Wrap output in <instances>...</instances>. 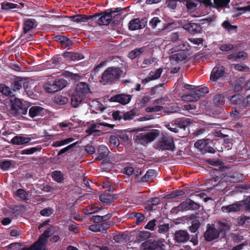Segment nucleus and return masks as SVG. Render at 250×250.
I'll return each mask as SVG.
<instances>
[{"label": "nucleus", "instance_id": "nucleus-42", "mask_svg": "<svg viewBox=\"0 0 250 250\" xmlns=\"http://www.w3.org/2000/svg\"><path fill=\"white\" fill-rule=\"evenodd\" d=\"M111 214H106L103 215H95V223L105 222L110 219Z\"/></svg>", "mask_w": 250, "mask_h": 250}, {"label": "nucleus", "instance_id": "nucleus-32", "mask_svg": "<svg viewBox=\"0 0 250 250\" xmlns=\"http://www.w3.org/2000/svg\"><path fill=\"white\" fill-rule=\"evenodd\" d=\"M146 49V46H144L139 48H136L130 52L128 54V57L131 59H134L136 58L137 56L140 55L141 53L144 52Z\"/></svg>", "mask_w": 250, "mask_h": 250}, {"label": "nucleus", "instance_id": "nucleus-58", "mask_svg": "<svg viewBox=\"0 0 250 250\" xmlns=\"http://www.w3.org/2000/svg\"><path fill=\"white\" fill-rule=\"evenodd\" d=\"M234 48V45L231 43H225L220 45L219 49L223 52H228Z\"/></svg>", "mask_w": 250, "mask_h": 250}, {"label": "nucleus", "instance_id": "nucleus-41", "mask_svg": "<svg viewBox=\"0 0 250 250\" xmlns=\"http://www.w3.org/2000/svg\"><path fill=\"white\" fill-rule=\"evenodd\" d=\"M55 80L57 87L56 89L57 90V91L63 89L66 86L67 84V81H66L64 79L59 78L55 79Z\"/></svg>", "mask_w": 250, "mask_h": 250}, {"label": "nucleus", "instance_id": "nucleus-11", "mask_svg": "<svg viewBox=\"0 0 250 250\" xmlns=\"http://www.w3.org/2000/svg\"><path fill=\"white\" fill-rule=\"evenodd\" d=\"M147 21L146 18H142L141 20L139 18L133 19L129 21L128 28L132 31L143 29L146 26Z\"/></svg>", "mask_w": 250, "mask_h": 250}, {"label": "nucleus", "instance_id": "nucleus-54", "mask_svg": "<svg viewBox=\"0 0 250 250\" xmlns=\"http://www.w3.org/2000/svg\"><path fill=\"white\" fill-rule=\"evenodd\" d=\"M62 41V42H61V46L62 47L67 48L68 49L71 48L72 45V41L66 37H64V39Z\"/></svg>", "mask_w": 250, "mask_h": 250}, {"label": "nucleus", "instance_id": "nucleus-51", "mask_svg": "<svg viewBox=\"0 0 250 250\" xmlns=\"http://www.w3.org/2000/svg\"><path fill=\"white\" fill-rule=\"evenodd\" d=\"M112 167V164L107 161L106 159L104 160L101 165V168L106 171H109Z\"/></svg>", "mask_w": 250, "mask_h": 250}, {"label": "nucleus", "instance_id": "nucleus-6", "mask_svg": "<svg viewBox=\"0 0 250 250\" xmlns=\"http://www.w3.org/2000/svg\"><path fill=\"white\" fill-rule=\"evenodd\" d=\"M159 134V130L154 129L146 134L141 133L136 135V141L139 144L145 145L155 140Z\"/></svg>", "mask_w": 250, "mask_h": 250}, {"label": "nucleus", "instance_id": "nucleus-59", "mask_svg": "<svg viewBox=\"0 0 250 250\" xmlns=\"http://www.w3.org/2000/svg\"><path fill=\"white\" fill-rule=\"evenodd\" d=\"M28 107L25 104H22V106H21L19 109H16L17 112L14 115H25L27 112Z\"/></svg>", "mask_w": 250, "mask_h": 250}, {"label": "nucleus", "instance_id": "nucleus-14", "mask_svg": "<svg viewBox=\"0 0 250 250\" xmlns=\"http://www.w3.org/2000/svg\"><path fill=\"white\" fill-rule=\"evenodd\" d=\"M37 26V21L34 19H25L23 23V33L21 35L20 39L25 35L32 29L35 28Z\"/></svg>", "mask_w": 250, "mask_h": 250}, {"label": "nucleus", "instance_id": "nucleus-4", "mask_svg": "<svg viewBox=\"0 0 250 250\" xmlns=\"http://www.w3.org/2000/svg\"><path fill=\"white\" fill-rule=\"evenodd\" d=\"M166 241L163 238L149 239L141 245L142 250H166Z\"/></svg>", "mask_w": 250, "mask_h": 250}, {"label": "nucleus", "instance_id": "nucleus-2", "mask_svg": "<svg viewBox=\"0 0 250 250\" xmlns=\"http://www.w3.org/2000/svg\"><path fill=\"white\" fill-rule=\"evenodd\" d=\"M121 10H122L121 8H116L114 9H108L104 11L99 9V12L95 13V21H96V23L99 25H108L112 21V14L117 13Z\"/></svg>", "mask_w": 250, "mask_h": 250}, {"label": "nucleus", "instance_id": "nucleus-23", "mask_svg": "<svg viewBox=\"0 0 250 250\" xmlns=\"http://www.w3.org/2000/svg\"><path fill=\"white\" fill-rule=\"evenodd\" d=\"M162 72L163 69L161 68L157 69L155 71H151L149 73V77L144 79L143 82L148 83L151 80H156L161 77Z\"/></svg>", "mask_w": 250, "mask_h": 250}, {"label": "nucleus", "instance_id": "nucleus-9", "mask_svg": "<svg viewBox=\"0 0 250 250\" xmlns=\"http://www.w3.org/2000/svg\"><path fill=\"white\" fill-rule=\"evenodd\" d=\"M244 205V200L239 202H236L233 204L222 207L221 210L222 212L227 213L236 212L240 211V210H242Z\"/></svg>", "mask_w": 250, "mask_h": 250}, {"label": "nucleus", "instance_id": "nucleus-56", "mask_svg": "<svg viewBox=\"0 0 250 250\" xmlns=\"http://www.w3.org/2000/svg\"><path fill=\"white\" fill-rule=\"evenodd\" d=\"M222 26L228 31L235 30L237 27V26L231 25L228 21H225L224 22H223L222 23Z\"/></svg>", "mask_w": 250, "mask_h": 250}, {"label": "nucleus", "instance_id": "nucleus-27", "mask_svg": "<svg viewBox=\"0 0 250 250\" xmlns=\"http://www.w3.org/2000/svg\"><path fill=\"white\" fill-rule=\"evenodd\" d=\"M54 232V227L50 226L45 229L44 232L40 236L38 241L45 242L53 234Z\"/></svg>", "mask_w": 250, "mask_h": 250}, {"label": "nucleus", "instance_id": "nucleus-35", "mask_svg": "<svg viewBox=\"0 0 250 250\" xmlns=\"http://www.w3.org/2000/svg\"><path fill=\"white\" fill-rule=\"evenodd\" d=\"M0 92L6 96L10 97L15 96L13 90H11V88L4 84H0Z\"/></svg>", "mask_w": 250, "mask_h": 250}, {"label": "nucleus", "instance_id": "nucleus-16", "mask_svg": "<svg viewBox=\"0 0 250 250\" xmlns=\"http://www.w3.org/2000/svg\"><path fill=\"white\" fill-rule=\"evenodd\" d=\"M47 112L46 109L40 106H33L29 110V116L34 118L37 116H43Z\"/></svg>", "mask_w": 250, "mask_h": 250}, {"label": "nucleus", "instance_id": "nucleus-10", "mask_svg": "<svg viewBox=\"0 0 250 250\" xmlns=\"http://www.w3.org/2000/svg\"><path fill=\"white\" fill-rule=\"evenodd\" d=\"M65 17L69 18L74 22H88L89 27H91L93 24V18L94 15H85L78 14L71 16H65Z\"/></svg>", "mask_w": 250, "mask_h": 250}, {"label": "nucleus", "instance_id": "nucleus-25", "mask_svg": "<svg viewBox=\"0 0 250 250\" xmlns=\"http://www.w3.org/2000/svg\"><path fill=\"white\" fill-rule=\"evenodd\" d=\"M173 122L174 123L173 125H175L177 128H180L185 130L186 127L190 124V120L188 118L185 119H177L175 121H173Z\"/></svg>", "mask_w": 250, "mask_h": 250}, {"label": "nucleus", "instance_id": "nucleus-53", "mask_svg": "<svg viewBox=\"0 0 250 250\" xmlns=\"http://www.w3.org/2000/svg\"><path fill=\"white\" fill-rule=\"evenodd\" d=\"M208 141H209L208 139L199 140L194 143V146L196 148L200 149L201 152H202L206 143Z\"/></svg>", "mask_w": 250, "mask_h": 250}, {"label": "nucleus", "instance_id": "nucleus-17", "mask_svg": "<svg viewBox=\"0 0 250 250\" xmlns=\"http://www.w3.org/2000/svg\"><path fill=\"white\" fill-rule=\"evenodd\" d=\"M110 153L108 147L104 145H101L97 150V157L95 160H105Z\"/></svg>", "mask_w": 250, "mask_h": 250}, {"label": "nucleus", "instance_id": "nucleus-26", "mask_svg": "<svg viewBox=\"0 0 250 250\" xmlns=\"http://www.w3.org/2000/svg\"><path fill=\"white\" fill-rule=\"evenodd\" d=\"M63 56L70 59L73 61H79L84 58L83 54L78 52H66Z\"/></svg>", "mask_w": 250, "mask_h": 250}, {"label": "nucleus", "instance_id": "nucleus-43", "mask_svg": "<svg viewBox=\"0 0 250 250\" xmlns=\"http://www.w3.org/2000/svg\"><path fill=\"white\" fill-rule=\"evenodd\" d=\"M77 144V143H74L62 148L59 151L57 155L61 156V155H62L63 153H65L66 152L69 153V152H72L73 151V148L76 146Z\"/></svg>", "mask_w": 250, "mask_h": 250}, {"label": "nucleus", "instance_id": "nucleus-5", "mask_svg": "<svg viewBox=\"0 0 250 250\" xmlns=\"http://www.w3.org/2000/svg\"><path fill=\"white\" fill-rule=\"evenodd\" d=\"M157 148L159 150L174 151L175 146L173 138L167 134H163L157 142Z\"/></svg>", "mask_w": 250, "mask_h": 250}, {"label": "nucleus", "instance_id": "nucleus-63", "mask_svg": "<svg viewBox=\"0 0 250 250\" xmlns=\"http://www.w3.org/2000/svg\"><path fill=\"white\" fill-rule=\"evenodd\" d=\"M188 206L189 210H197L200 207V205L198 203H195L190 199H189Z\"/></svg>", "mask_w": 250, "mask_h": 250}, {"label": "nucleus", "instance_id": "nucleus-30", "mask_svg": "<svg viewBox=\"0 0 250 250\" xmlns=\"http://www.w3.org/2000/svg\"><path fill=\"white\" fill-rule=\"evenodd\" d=\"M244 97L239 93L235 94L231 97L230 101L231 104H241L243 106V102H244Z\"/></svg>", "mask_w": 250, "mask_h": 250}, {"label": "nucleus", "instance_id": "nucleus-62", "mask_svg": "<svg viewBox=\"0 0 250 250\" xmlns=\"http://www.w3.org/2000/svg\"><path fill=\"white\" fill-rule=\"evenodd\" d=\"M169 229L168 224H163L158 226V231L159 233H165Z\"/></svg>", "mask_w": 250, "mask_h": 250}, {"label": "nucleus", "instance_id": "nucleus-61", "mask_svg": "<svg viewBox=\"0 0 250 250\" xmlns=\"http://www.w3.org/2000/svg\"><path fill=\"white\" fill-rule=\"evenodd\" d=\"M109 142L113 145L114 147H117L120 145L119 138L116 135H111L109 139Z\"/></svg>", "mask_w": 250, "mask_h": 250}, {"label": "nucleus", "instance_id": "nucleus-40", "mask_svg": "<svg viewBox=\"0 0 250 250\" xmlns=\"http://www.w3.org/2000/svg\"><path fill=\"white\" fill-rule=\"evenodd\" d=\"M186 5L188 10H195L199 3L198 0H185Z\"/></svg>", "mask_w": 250, "mask_h": 250}, {"label": "nucleus", "instance_id": "nucleus-13", "mask_svg": "<svg viewBox=\"0 0 250 250\" xmlns=\"http://www.w3.org/2000/svg\"><path fill=\"white\" fill-rule=\"evenodd\" d=\"M190 239V235L186 230L179 229L175 231L174 240L176 243H184Z\"/></svg>", "mask_w": 250, "mask_h": 250}, {"label": "nucleus", "instance_id": "nucleus-46", "mask_svg": "<svg viewBox=\"0 0 250 250\" xmlns=\"http://www.w3.org/2000/svg\"><path fill=\"white\" fill-rule=\"evenodd\" d=\"M136 116V112L134 109L131 110L123 114L122 119L125 121L132 120Z\"/></svg>", "mask_w": 250, "mask_h": 250}, {"label": "nucleus", "instance_id": "nucleus-28", "mask_svg": "<svg viewBox=\"0 0 250 250\" xmlns=\"http://www.w3.org/2000/svg\"><path fill=\"white\" fill-rule=\"evenodd\" d=\"M156 174V171L154 169H148L145 175L141 178V181L143 182H149L153 180V177Z\"/></svg>", "mask_w": 250, "mask_h": 250}, {"label": "nucleus", "instance_id": "nucleus-37", "mask_svg": "<svg viewBox=\"0 0 250 250\" xmlns=\"http://www.w3.org/2000/svg\"><path fill=\"white\" fill-rule=\"evenodd\" d=\"M9 208L12 211V215H14V216H17L19 215L26 208V206L25 205H21V206H10ZM12 216L11 215H10Z\"/></svg>", "mask_w": 250, "mask_h": 250}, {"label": "nucleus", "instance_id": "nucleus-29", "mask_svg": "<svg viewBox=\"0 0 250 250\" xmlns=\"http://www.w3.org/2000/svg\"><path fill=\"white\" fill-rule=\"evenodd\" d=\"M183 98L188 101L195 102L198 101L200 98V96L196 90H195L191 91L189 94L184 96Z\"/></svg>", "mask_w": 250, "mask_h": 250}, {"label": "nucleus", "instance_id": "nucleus-18", "mask_svg": "<svg viewBox=\"0 0 250 250\" xmlns=\"http://www.w3.org/2000/svg\"><path fill=\"white\" fill-rule=\"evenodd\" d=\"M25 83L26 82L24 79L21 77H17L12 83L11 86V89L13 90V92L19 91L22 88V86H24Z\"/></svg>", "mask_w": 250, "mask_h": 250}, {"label": "nucleus", "instance_id": "nucleus-60", "mask_svg": "<svg viewBox=\"0 0 250 250\" xmlns=\"http://www.w3.org/2000/svg\"><path fill=\"white\" fill-rule=\"evenodd\" d=\"M208 142L206 143L204 149L202 152L203 154L206 153H214L216 151L214 148L208 145Z\"/></svg>", "mask_w": 250, "mask_h": 250}, {"label": "nucleus", "instance_id": "nucleus-34", "mask_svg": "<svg viewBox=\"0 0 250 250\" xmlns=\"http://www.w3.org/2000/svg\"><path fill=\"white\" fill-rule=\"evenodd\" d=\"M110 222L95 224V232L98 231L102 232L106 230L110 227Z\"/></svg>", "mask_w": 250, "mask_h": 250}, {"label": "nucleus", "instance_id": "nucleus-47", "mask_svg": "<svg viewBox=\"0 0 250 250\" xmlns=\"http://www.w3.org/2000/svg\"><path fill=\"white\" fill-rule=\"evenodd\" d=\"M230 2V0H214V3L217 8L227 7Z\"/></svg>", "mask_w": 250, "mask_h": 250}, {"label": "nucleus", "instance_id": "nucleus-20", "mask_svg": "<svg viewBox=\"0 0 250 250\" xmlns=\"http://www.w3.org/2000/svg\"><path fill=\"white\" fill-rule=\"evenodd\" d=\"M75 91L85 97V94L90 92V88L85 83L81 82L77 84Z\"/></svg>", "mask_w": 250, "mask_h": 250}, {"label": "nucleus", "instance_id": "nucleus-24", "mask_svg": "<svg viewBox=\"0 0 250 250\" xmlns=\"http://www.w3.org/2000/svg\"><path fill=\"white\" fill-rule=\"evenodd\" d=\"M44 88L47 93H54L57 91V87L55 80H50L44 84Z\"/></svg>", "mask_w": 250, "mask_h": 250}, {"label": "nucleus", "instance_id": "nucleus-1", "mask_svg": "<svg viewBox=\"0 0 250 250\" xmlns=\"http://www.w3.org/2000/svg\"><path fill=\"white\" fill-rule=\"evenodd\" d=\"M123 71L119 67H108L101 76V83L104 85H110L115 83L123 75Z\"/></svg>", "mask_w": 250, "mask_h": 250}, {"label": "nucleus", "instance_id": "nucleus-57", "mask_svg": "<svg viewBox=\"0 0 250 250\" xmlns=\"http://www.w3.org/2000/svg\"><path fill=\"white\" fill-rule=\"evenodd\" d=\"M17 195L20 197L23 201H26L28 196V193L22 188H19L17 191Z\"/></svg>", "mask_w": 250, "mask_h": 250}, {"label": "nucleus", "instance_id": "nucleus-33", "mask_svg": "<svg viewBox=\"0 0 250 250\" xmlns=\"http://www.w3.org/2000/svg\"><path fill=\"white\" fill-rule=\"evenodd\" d=\"M23 103L21 100L15 98L13 102L12 103L11 111V113L14 115L17 111L16 109H19L21 106H22Z\"/></svg>", "mask_w": 250, "mask_h": 250}, {"label": "nucleus", "instance_id": "nucleus-55", "mask_svg": "<svg viewBox=\"0 0 250 250\" xmlns=\"http://www.w3.org/2000/svg\"><path fill=\"white\" fill-rule=\"evenodd\" d=\"M161 22V20L158 17H155L150 20L149 24L152 29H155Z\"/></svg>", "mask_w": 250, "mask_h": 250}, {"label": "nucleus", "instance_id": "nucleus-64", "mask_svg": "<svg viewBox=\"0 0 250 250\" xmlns=\"http://www.w3.org/2000/svg\"><path fill=\"white\" fill-rule=\"evenodd\" d=\"M21 250H41V247L38 242H36L29 248H23Z\"/></svg>", "mask_w": 250, "mask_h": 250}, {"label": "nucleus", "instance_id": "nucleus-19", "mask_svg": "<svg viewBox=\"0 0 250 250\" xmlns=\"http://www.w3.org/2000/svg\"><path fill=\"white\" fill-rule=\"evenodd\" d=\"M30 141V138L16 136L11 140L10 143L15 145H21L26 144Z\"/></svg>", "mask_w": 250, "mask_h": 250}, {"label": "nucleus", "instance_id": "nucleus-38", "mask_svg": "<svg viewBox=\"0 0 250 250\" xmlns=\"http://www.w3.org/2000/svg\"><path fill=\"white\" fill-rule=\"evenodd\" d=\"M52 177L53 179L57 183H62L63 182V174L60 171H54L52 173Z\"/></svg>", "mask_w": 250, "mask_h": 250}, {"label": "nucleus", "instance_id": "nucleus-52", "mask_svg": "<svg viewBox=\"0 0 250 250\" xmlns=\"http://www.w3.org/2000/svg\"><path fill=\"white\" fill-rule=\"evenodd\" d=\"M68 99L62 95H57L55 97V101L56 104L60 105H64L68 102Z\"/></svg>", "mask_w": 250, "mask_h": 250}, {"label": "nucleus", "instance_id": "nucleus-36", "mask_svg": "<svg viewBox=\"0 0 250 250\" xmlns=\"http://www.w3.org/2000/svg\"><path fill=\"white\" fill-rule=\"evenodd\" d=\"M1 9L4 11H8L15 8H19L20 6L16 3L9 2H3L0 3Z\"/></svg>", "mask_w": 250, "mask_h": 250}, {"label": "nucleus", "instance_id": "nucleus-22", "mask_svg": "<svg viewBox=\"0 0 250 250\" xmlns=\"http://www.w3.org/2000/svg\"><path fill=\"white\" fill-rule=\"evenodd\" d=\"M99 199L102 203L109 205L114 202L115 198L113 195L106 192L99 196Z\"/></svg>", "mask_w": 250, "mask_h": 250}, {"label": "nucleus", "instance_id": "nucleus-44", "mask_svg": "<svg viewBox=\"0 0 250 250\" xmlns=\"http://www.w3.org/2000/svg\"><path fill=\"white\" fill-rule=\"evenodd\" d=\"M150 232L148 231H141L137 236V239L139 241H145L150 239Z\"/></svg>", "mask_w": 250, "mask_h": 250}, {"label": "nucleus", "instance_id": "nucleus-8", "mask_svg": "<svg viewBox=\"0 0 250 250\" xmlns=\"http://www.w3.org/2000/svg\"><path fill=\"white\" fill-rule=\"evenodd\" d=\"M228 76V73L225 71L223 66H215L212 70L210 75V80L216 82L218 80H224Z\"/></svg>", "mask_w": 250, "mask_h": 250}, {"label": "nucleus", "instance_id": "nucleus-49", "mask_svg": "<svg viewBox=\"0 0 250 250\" xmlns=\"http://www.w3.org/2000/svg\"><path fill=\"white\" fill-rule=\"evenodd\" d=\"M42 147L40 146H37V147H31L30 148L28 149H25L21 151V154H26V155H30L32 154L34 152L36 151H39L42 149Z\"/></svg>", "mask_w": 250, "mask_h": 250}, {"label": "nucleus", "instance_id": "nucleus-31", "mask_svg": "<svg viewBox=\"0 0 250 250\" xmlns=\"http://www.w3.org/2000/svg\"><path fill=\"white\" fill-rule=\"evenodd\" d=\"M225 97L222 94H217L213 97V103L216 106L221 107L225 103Z\"/></svg>", "mask_w": 250, "mask_h": 250}, {"label": "nucleus", "instance_id": "nucleus-3", "mask_svg": "<svg viewBox=\"0 0 250 250\" xmlns=\"http://www.w3.org/2000/svg\"><path fill=\"white\" fill-rule=\"evenodd\" d=\"M219 229H216L214 225L208 224L207 229L204 234L205 240L207 242H210L217 238L220 233L223 231H225L229 229L227 224L219 222Z\"/></svg>", "mask_w": 250, "mask_h": 250}, {"label": "nucleus", "instance_id": "nucleus-48", "mask_svg": "<svg viewBox=\"0 0 250 250\" xmlns=\"http://www.w3.org/2000/svg\"><path fill=\"white\" fill-rule=\"evenodd\" d=\"M185 194V191L182 189H177L167 195V198H173Z\"/></svg>", "mask_w": 250, "mask_h": 250}, {"label": "nucleus", "instance_id": "nucleus-39", "mask_svg": "<svg viewBox=\"0 0 250 250\" xmlns=\"http://www.w3.org/2000/svg\"><path fill=\"white\" fill-rule=\"evenodd\" d=\"M100 126H107V127H109L110 128H113L115 126L114 125H112V124H107V123H99L98 122H97L96 123H95V125H94V126H95V136H100V130H98L97 128H99L100 127Z\"/></svg>", "mask_w": 250, "mask_h": 250}, {"label": "nucleus", "instance_id": "nucleus-12", "mask_svg": "<svg viewBox=\"0 0 250 250\" xmlns=\"http://www.w3.org/2000/svg\"><path fill=\"white\" fill-rule=\"evenodd\" d=\"M132 96L131 95L121 93L112 96L109 99L111 102L119 103L123 105L128 104L131 101Z\"/></svg>", "mask_w": 250, "mask_h": 250}, {"label": "nucleus", "instance_id": "nucleus-45", "mask_svg": "<svg viewBox=\"0 0 250 250\" xmlns=\"http://www.w3.org/2000/svg\"><path fill=\"white\" fill-rule=\"evenodd\" d=\"M200 226V221L198 220H194L191 222V225L189 227V230L191 232L195 233L198 230Z\"/></svg>", "mask_w": 250, "mask_h": 250}, {"label": "nucleus", "instance_id": "nucleus-15", "mask_svg": "<svg viewBox=\"0 0 250 250\" xmlns=\"http://www.w3.org/2000/svg\"><path fill=\"white\" fill-rule=\"evenodd\" d=\"M183 28L192 34L201 33L202 29L201 25L197 23H188L183 26Z\"/></svg>", "mask_w": 250, "mask_h": 250}, {"label": "nucleus", "instance_id": "nucleus-21", "mask_svg": "<svg viewBox=\"0 0 250 250\" xmlns=\"http://www.w3.org/2000/svg\"><path fill=\"white\" fill-rule=\"evenodd\" d=\"M84 96L75 91L71 96V104L74 107H77L83 100Z\"/></svg>", "mask_w": 250, "mask_h": 250}, {"label": "nucleus", "instance_id": "nucleus-50", "mask_svg": "<svg viewBox=\"0 0 250 250\" xmlns=\"http://www.w3.org/2000/svg\"><path fill=\"white\" fill-rule=\"evenodd\" d=\"M12 160H3L0 163V167L3 170H7L11 167Z\"/></svg>", "mask_w": 250, "mask_h": 250}, {"label": "nucleus", "instance_id": "nucleus-7", "mask_svg": "<svg viewBox=\"0 0 250 250\" xmlns=\"http://www.w3.org/2000/svg\"><path fill=\"white\" fill-rule=\"evenodd\" d=\"M172 49L178 52L170 56L169 59L171 61L174 60L179 62L187 59V55L185 51H188V49L186 47L185 43H181L179 44L178 46H175Z\"/></svg>", "mask_w": 250, "mask_h": 250}]
</instances>
